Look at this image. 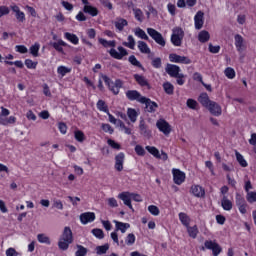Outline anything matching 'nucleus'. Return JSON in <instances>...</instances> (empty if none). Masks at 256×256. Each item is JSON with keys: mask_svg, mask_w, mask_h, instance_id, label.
Instances as JSON below:
<instances>
[{"mask_svg": "<svg viewBox=\"0 0 256 256\" xmlns=\"http://www.w3.org/2000/svg\"><path fill=\"white\" fill-rule=\"evenodd\" d=\"M186 105L189 107V109H197V101L194 99H188Z\"/></svg>", "mask_w": 256, "mask_h": 256, "instance_id": "obj_56", "label": "nucleus"}, {"mask_svg": "<svg viewBox=\"0 0 256 256\" xmlns=\"http://www.w3.org/2000/svg\"><path fill=\"white\" fill-rule=\"evenodd\" d=\"M210 35L207 31L203 30L199 33L198 35V40L200 41V43H207V41H209L210 39Z\"/></svg>", "mask_w": 256, "mask_h": 256, "instance_id": "obj_33", "label": "nucleus"}, {"mask_svg": "<svg viewBox=\"0 0 256 256\" xmlns=\"http://www.w3.org/2000/svg\"><path fill=\"white\" fill-rule=\"evenodd\" d=\"M52 46L59 53H63V47H67V43H65L63 40H58V42H53Z\"/></svg>", "mask_w": 256, "mask_h": 256, "instance_id": "obj_29", "label": "nucleus"}, {"mask_svg": "<svg viewBox=\"0 0 256 256\" xmlns=\"http://www.w3.org/2000/svg\"><path fill=\"white\" fill-rule=\"evenodd\" d=\"M39 49H40L39 43H35L34 45H32L30 47L31 55H33V57H39Z\"/></svg>", "mask_w": 256, "mask_h": 256, "instance_id": "obj_46", "label": "nucleus"}, {"mask_svg": "<svg viewBox=\"0 0 256 256\" xmlns=\"http://www.w3.org/2000/svg\"><path fill=\"white\" fill-rule=\"evenodd\" d=\"M147 33L150 37H152L153 40H155V43H157L161 47H165V38H163V35L161 33L153 28H147Z\"/></svg>", "mask_w": 256, "mask_h": 256, "instance_id": "obj_4", "label": "nucleus"}, {"mask_svg": "<svg viewBox=\"0 0 256 256\" xmlns=\"http://www.w3.org/2000/svg\"><path fill=\"white\" fill-rule=\"evenodd\" d=\"M135 81L141 86V87H148L149 88V82L145 79V76L135 74L134 75Z\"/></svg>", "mask_w": 256, "mask_h": 256, "instance_id": "obj_20", "label": "nucleus"}, {"mask_svg": "<svg viewBox=\"0 0 256 256\" xmlns=\"http://www.w3.org/2000/svg\"><path fill=\"white\" fill-rule=\"evenodd\" d=\"M146 150L148 151V153L156 157V159L161 158V154L155 146H146Z\"/></svg>", "mask_w": 256, "mask_h": 256, "instance_id": "obj_34", "label": "nucleus"}, {"mask_svg": "<svg viewBox=\"0 0 256 256\" xmlns=\"http://www.w3.org/2000/svg\"><path fill=\"white\" fill-rule=\"evenodd\" d=\"M74 137L79 143H83V141H85V133H83L81 130H76L74 132Z\"/></svg>", "mask_w": 256, "mask_h": 256, "instance_id": "obj_38", "label": "nucleus"}, {"mask_svg": "<svg viewBox=\"0 0 256 256\" xmlns=\"http://www.w3.org/2000/svg\"><path fill=\"white\" fill-rule=\"evenodd\" d=\"M118 51L117 52L115 50V48H112L108 51V53L113 57V59H118V60H121L123 59L124 57H127V55H129V53L127 52V49H125L124 47L122 46H119L118 47Z\"/></svg>", "mask_w": 256, "mask_h": 256, "instance_id": "obj_5", "label": "nucleus"}, {"mask_svg": "<svg viewBox=\"0 0 256 256\" xmlns=\"http://www.w3.org/2000/svg\"><path fill=\"white\" fill-rule=\"evenodd\" d=\"M133 13L135 19L140 23H143V19H145V16H143V11L139 8H133Z\"/></svg>", "mask_w": 256, "mask_h": 256, "instance_id": "obj_32", "label": "nucleus"}, {"mask_svg": "<svg viewBox=\"0 0 256 256\" xmlns=\"http://www.w3.org/2000/svg\"><path fill=\"white\" fill-rule=\"evenodd\" d=\"M140 135L143 137H147V139L151 138V130H149V126L145 124V120H141L139 124Z\"/></svg>", "mask_w": 256, "mask_h": 256, "instance_id": "obj_18", "label": "nucleus"}, {"mask_svg": "<svg viewBox=\"0 0 256 256\" xmlns=\"http://www.w3.org/2000/svg\"><path fill=\"white\" fill-rule=\"evenodd\" d=\"M99 43L101 45H103V47H115L117 45V43L115 42V40H112V41H107L103 38H100L99 39Z\"/></svg>", "mask_w": 256, "mask_h": 256, "instance_id": "obj_42", "label": "nucleus"}, {"mask_svg": "<svg viewBox=\"0 0 256 256\" xmlns=\"http://www.w3.org/2000/svg\"><path fill=\"white\" fill-rule=\"evenodd\" d=\"M236 159L241 167H247V160L241 155V153L236 152Z\"/></svg>", "mask_w": 256, "mask_h": 256, "instance_id": "obj_43", "label": "nucleus"}, {"mask_svg": "<svg viewBox=\"0 0 256 256\" xmlns=\"http://www.w3.org/2000/svg\"><path fill=\"white\" fill-rule=\"evenodd\" d=\"M148 211L149 213H151V215H154L155 217H157V215H159L160 210H159V207L155 206V205H150L148 207Z\"/></svg>", "mask_w": 256, "mask_h": 256, "instance_id": "obj_51", "label": "nucleus"}, {"mask_svg": "<svg viewBox=\"0 0 256 256\" xmlns=\"http://www.w3.org/2000/svg\"><path fill=\"white\" fill-rule=\"evenodd\" d=\"M250 145H254V153H256V133L251 135V139L249 140Z\"/></svg>", "mask_w": 256, "mask_h": 256, "instance_id": "obj_64", "label": "nucleus"}, {"mask_svg": "<svg viewBox=\"0 0 256 256\" xmlns=\"http://www.w3.org/2000/svg\"><path fill=\"white\" fill-rule=\"evenodd\" d=\"M135 35H136V37H139L140 39L149 41V36H147V33H145V31L141 28H136Z\"/></svg>", "mask_w": 256, "mask_h": 256, "instance_id": "obj_35", "label": "nucleus"}, {"mask_svg": "<svg viewBox=\"0 0 256 256\" xmlns=\"http://www.w3.org/2000/svg\"><path fill=\"white\" fill-rule=\"evenodd\" d=\"M199 103L203 105V107H209L210 103L212 102L209 100V95L207 93H202L198 98Z\"/></svg>", "mask_w": 256, "mask_h": 256, "instance_id": "obj_23", "label": "nucleus"}, {"mask_svg": "<svg viewBox=\"0 0 256 256\" xmlns=\"http://www.w3.org/2000/svg\"><path fill=\"white\" fill-rule=\"evenodd\" d=\"M234 40L237 51L239 53H243L245 49H247V46H245V39H243V36L236 34Z\"/></svg>", "mask_w": 256, "mask_h": 256, "instance_id": "obj_11", "label": "nucleus"}, {"mask_svg": "<svg viewBox=\"0 0 256 256\" xmlns=\"http://www.w3.org/2000/svg\"><path fill=\"white\" fill-rule=\"evenodd\" d=\"M107 143L110 147H112V149H117V150L121 149V145L112 139H108Z\"/></svg>", "mask_w": 256, "mask_h": 256, "instance_id": "obj_55", "label": "nucleus"}, {"mask_svg": "<svg viewBox=\"0 0 256 256\" xmlns=\"http://www.w3.org/2000/svg\"><path fill=\"white\" fill-rule=\"evenodd\" d=\"M118 199H121L126 207H129V209H133V205L131 204V193L122 192L118 195Z\"/></svg>", "mask_w": 256, "mask_h": 256, "instance_id": "obj_16", "label": "nucleus"}, {"mask_svg": "<svg viewBox=\"0 0 256 256\" xmlns=\"http://www.w3.org/2000/svg\"><path fill=\"white\" fill-rule=\"evenodd\" d=\"M84 13H88L92 17H97L99 15V10L96 7L85 5L83 9Z\"/></svg>", "mask_w": 256, "mask_h": 256, "instance_id": "obj_24", "label": "nucleus"}, {"mask_svg": "<svg viewBox=\"0 0 256 256\" xmlns=\"http://www.w3.org/2000/svg\"><path fill=\"white\" fill-rule=\"evenodd\" d=\"M172 173H173V179H174V183L176 185H181L182 183L185 182V172H182L179 169H172Z\"/></svg>", "mask_w": 256, "mask_h": 256, "instance_id": "obj_10", "label": "nucleus"}, {"mask_svg": "<svg viewBox=\"0 0 256 256\" xmlns=\"http://www.w3.org/2000/svg\"><path fill=\"white\" fill-rule=\"evenodd\" d=\"M156 127L163 133L164 135H169L171 133V125L165 119H159L156 122Z\"/></svg>", "mask_w": 256, "mask_h": 256, "instance_id": "obj_6", "label": "nucleus"}, {"mask_svg": "<svg viewBox=\"0 0 256 256\" xmlns=\"http://www.w3.org/2000/svg\"><path fill=\"white\" fill-rule=\"evenodd\" d=\"M127 115L132 123H135V121H137V111H135V109L129 108L127 111Z\"/></svg>", "mask_w": 256, "mask_h": 256, "instance_id": "obj_39", "label": "nucleus"}, {"mask_svg": "<svg viewBox=\"0 0 256 256\" xmlns=\"http://www.w3.org/2000/svg\"><path fill=\"white\" fill-rule=\"evenodd\" d=\"M126 243L128 245H133V243H135V234H133V233L128 234V236L126 238Z\"/></svg>", "mask_w": 256, "mask_h": 256, "instance_id": "obj_58", "label": "nucleus"}, {"mask_svg": "<svg viewBox=\"0 0 256 256\" xmlns=\"http://www.w3.org/2000/svg\"><path fill=\"white\" fill-rule=\"evenodd\" d=\"M9 7L7 6H0V18L3 17L4 15H9Z\"/></svg>", "mask_w": 256, "mask_h": 256, "instance_id": "obj_60", "label": "nucleus"}, {"mask_svg": "<svg viewBox=\"0 0 256 256\" xmlns=\"http://www.w3.org/2000/svg\"><path fill=\"white\" fill-rule=\"evenodd\" d=\"M245 198L239 194L236 195V205L239 207L241 205H245Z\"/></svg>", "mask_w": 256, "mask_h": 256, "instance_id": "obj_57", "label": "nucleus"}, {"mask_svg": "<svg viewBox=\"0 0 256 256\" xmlns=\"http://www.w3.org/2000/svg\"><path fill=\"white\" fill-rule=\"evenodd\" d=\"M37 239L39 243H45L46 245H51V239H49V237L46 236L45 234H38Z\"/></svg>", "mask_w": 256, "mask_h": 256, "instance_id": "obj_40", "label": "nucleus"}, {"mask_svg": "<svg viewBox=\"0 0 256 256\" xmlns=\"http://www.w3.org/2000/svg\"><path fill=\"white\" fill-rule=\"evenodd\" d=\"M97 109H99V111H103L104 113H109V108H107V105L103 100H99L97 102Z\"/></svg>", "mask_w": 256, "mask_h": 256, "instance_id": "obj_47", "label": "nucleus"}, {"mask_svg": "<svg viewBox=\"0 0 256 256\" xmlns=\"http://www.w3.org/2000/svg\"><path fill=\"white\" fill-rule=\"evenodd\" d=\"M73 243V231L71 227L66 226L59 238L58 247L61 251H67L69 246Z\"/></svg>", "mask_w": 256, "mask_h": 256, "instance_id": "obj_1", "label": "nucleus"}, {"mask_svg": "<svg viewBox=\"0 0 256 256\" xmlns=\"http://www.w3.org/2000/svg\"><path fill=\"white\" fill-rule=\"evenodd\" d=\"M191 193H193L195 197H204L205 189L199 185H195L191 187Z\"/></svg>", "mask_w": 256, "mask_h": 256, "instance_id": "obj_19", "label": "nucleus"}, {"mask_svg": "<svg viewBox=\"0 0 256 256\" xmlns=\"http://www.w3.org/2000/svg\"><path fill=\"white\" fill-rule=\"evenodd\" d=\"M122 87H123V81H121V79H117L114 85H112V88H110V91H112L114 95H119V89H121Z\"/></svg>", "mask_w": 256, "mask_h": 256, "instance_id": "obj_26", "label": "nucleus"}, {"mask_svg": "<svg viewBox=\"0 0 256 256\" xmlns=\"http://www.w3.org/2000/svg\"><path fill=\"white\" fill-rule=\"evenodd\" d=\"M204 245L206 249H208L209 251H212L213 256H219L221 251H223V248L221 247V245H219V243H217V241L215 240H206L204 242Z\"/></svg>", "mask_w": 256, "mask_h": 256, "instance_id": "obj_3", "label": "nucleus"}, {"mask_svg": "<svg viewBox=\"0 0 256 256\" xmlns=\"http://www.w3.org/2000/svg\"><path fill=\"white\" fill-rule=\"evenodd\" d=\"M109 251V244H104L102 246H97L96 247V253L97 255H105Z\"/></svg>", "mask_w": 256, "mask_h": 256, "instance_id": "obj_37", "label": "nucleus"}, {"mask_svg": "<svg viewBox=\"0 0 256 256\" xmlns=\"http://www.w3.org/2000/svg\"><path fill=\"white\" fill-rule=\"evenodd\" d=\"M152 66L155 69H161V58H155L152 60Z\"/></svg>", "mask_w": 256, "mask_h": 256, "instance_id": "obj_59", "label": "nucleus"}, {"mask_svg": "<svg viewBox=\"0 0 256 256\" xmlns=\"http://www.w3.org/2000/svg\"><path fill=\"white\" fill-rule=\"evenodd\" d=\"M124 47H128L129 49H135V38L132 35L128 36V42L123 43Z\"/></svg>", "mask_w": 256, "mask_h": 256, "instance_id": "obj_41", "label": "nucleus"}, {"mask_svg": "<svg viewBox=\"0 0 256 256\" xmlns=\"http://www.w3.org/2000/svg\"><path fill=\"white\" fill-rule=\"evenodd\" d=\"M114 223L116 225V231H121V233H125V231H127V229H129V227H131V225H129V223H123V222H119L117 220H114Z\"/></svg>", "mask_w": 256, "mask_h": 256, "instance_id": "obj_22", "label": "nucleus"}, {"mask_svg": "<svg viewBox=\"0 0 256 256\" xmlns=\"http://www.w3.org/2000/svg\"><path fill=\"white\" fill-rule=\"evenodd\" d=\"M184 37H185V32H183V29L174 28L171 36V43H173L175 47H181Z\"/></svg>", "mask_w": 256, "mask_h": 256, "instance_id": "obj_2", "label": "nucleus"}, {"mask_svg": "<svg viewBox=\"0 0 256 256\" xmlns=\"http://www.w3.org/2000/svg\"><path fill=\"white\" fill-rule=\"evenodd\" d=\"M114 25L118 31H123V29L127 27L128 22L123 18H117V21L114 22Z\"/></svg>", "mask_w": 256, "mask_h": 256, "instance_id": "obj_27", "label": "nucleus"}, {"mask_svg": "<svg viewBox=\"0 0 256 256\" xmlns=\"http://www.w3.org/2000/svg\"><path fill=\"white\" fill-rule=\"evenodd\" d=\"M163 89L167 95H173L174 87L173 84L166 82L163 84Z\"/></svg>", "mask_w": 256, "mask_h": 256, "instance_id": "obj_45", "label": "nucleus"}, {"mask_svg": "<svg viewBox=\"0 0 256 256\" xmlns=\"http://www.w3.org/2000/svg\"><path fill=\"white\" fill-rule=\"evenodd\" d=\"M92 235L97 237V239H103L105 237V233L99 228H95L92 230Z\"/></svg>", "mask_w": 256, "mask_h": 256, "instance_id": "obj_49", "label": "nucleus"}, {"mask_svg": "<svg viewBox=\"0 0 256 256\" xmlns=\"http://www.w3.org/2000/svg\"><path fill=\"white\" fill-rule=\"evenodd\" d=\"M224 73L228 79H235V70L233 68H226Z\"/></svg>", "mask_w": 256, "mask_h": 256, "instance_id": "obj_50", "label": "nucleus"}, {"mask_svg": "<svg viewBox=\"0 0 256 256\" xmlns=\"http://www.w3.org/2000/svg\"><path fill=\"white\" fill-rule=\"evenodd\" d=\"M181 68L177 65L168 64L166 67V73L170 75V77H178L181 73Z\"/></svg>", "mask_w": 256, "mask_h": 256, "instance_id": "obj_15", "label": "nucleus"}, {"mask_svg": "<svg viewBox=\"0 0 256 256\" xmlns=\"http://www.w3.org/2000/svg\"><path fill=\"white\" fill-rule=\"evenodd\" d=\"M179 220L181 221L182 225H184V227H189L191 223V218L189 215L183 212L179 213Z\"/></svg>", "mask_w": 256, "mask_h": 256, "instance_id": "obj_25", "label": "nucleus"}, {"mask_svg": "<svg viewBox=\"0 0 256 256\" xmlns=\"http://www.w3.org/2000/svg\"><path fill=\"white\" fill-rule=\"evenodd\" d=\"M142 105H146V110L148 111V113H155V111H157V107H159V105H157L155 102L151 101V99L144 97L141 100Z\"/></svg>", "mask_w": 256, "mask_h": 256, "instance_id": "obj_8", "label": "nucleus"}, {"mask_svg": "<svg viewBox=\"0 0 256 256\" xmlns=\"http://www.w3.org/2000/svg\"><path fill=\"white\" fill-rule=\"evenodd\" d=\"M58 129L62 135H65L67 133V124L65 122L58 123Z\"/></svg>", "mask_w": 256, "mask_h": 256, "instance_id": "obj_54", "label": "nucleus"}, {"mask_svg": "<svg viewBox=\"0 0 256 256\" xmlns=\"http://www.w3.org/2000/svg\"><path fill=\"white\" fill-rule=\"evenodd\" d=\"M57 73L61 75L62 77H65L67 73H71V68H67L65 66H60L57 69Z\"/></svg>", "mask_w": 256, "mask_h": 256, "instance_id": "obj_48", "label": "nucleus"}, {"mask_svg": "<svg viewBox=\"0 0 256 256\" xmlns=\"http://www.w3.org/2000/svg\"><path fill=\"white\" fill-rule=\"evenodd\" d=\"M221 205L224 211H231L233 209V203L227 199V196H223Z\"/></svg>", "mask_w": 256, "mask_h": 256, "instance_id": "obj_21", "label": "nucleus"}, {"mask_svg": "<svg viewBox=\"0 0 256 256\" xmlns=\"http://www.w3.org/2000/svg\"><path fill=\"white\" fill-rule=\"evenodd\" d=\"M19 253L17 252V250H15V248H9L6 250V256H18Z\"/></svg>", "mask_w": 256, "mask_h": 256, "instance_id": "obj_62", "label": "nucleus"}, {"mask_svg": "<svg viewBox=\"0 0 256 256\" xmlns=\"http://www.w3.org/2000/svg\"><path fill=\"white\" fill-rule=\"evenodd\" d=\"M205 13L203 11H198L194 17L195 22V29H203V24L205 23L204 20Z\"/></svg>", "mask_w": 256, "mask_h": 256, "instance_id": "obj_12", "label": "nucleus"}, {"mask_svg": "<svg viewBox=\"0 0 256 256\" xmlns=\"http://www.w3.org/2000/svg\"><path fill=\"white\" fill-rule=\"evenodd\" d=\"M25 65L28 69H36L37 68V62H33V60H31V59H26Z\"/></svg>", "mask_w": 256, "mask_h": 256, "instance_id": "obj_52", "label": "nucleus"}, {"mask_svg": "<svg viewBox=\"0 0 256 256\" xmlns=\"http://www.w3.org/2000/svg\"><path fill=\"white\" fill-rule=\"evenodd\" d=\"M207 108L209 109L210 113L215 117H219V115H221L222 113L221 106H219V104H217L216 102H210V105H208Z\"/></svg>", "mask_w": 256, "mask_h": 256, "instance_id": "obj_17", "label": "nucleus"}, {"mask_svg": "<svg viewBox=\"0 0 256 256\" xmlns=\"http://www.w3.org/2000/svg\"><path fill=\"white\" fill-rule=\"evenodd\" d=\"M128 61H129V63H131V65H134V67H138L139 69H143V65L141 64V62H139V60H137L135 55H131L128 58Z\"/></svg>", "mask_w": 256, "mask_h": 256, "instance_id": "obj_36", "label": "nucleus"}, {"mask_svg": "<svg viewBox=\"0 0 256 256\" xmlns=\"http://www.w3.org/2000/svg\"><path fill=\"white\" fill-rule=\"evenodd\" d=\"M123 163H125V154L120 152L115 156V169L116 171H123Z\"/></svg>", "mask_w": 256, "mask_h": 256, "instance_id": "obj_13", "label": "nucleus"}, {"mask_svg": "<svg viewBox=\"0 0 256 256\" xmlns=\"http://www.w3.org/2000/svg\"><path fill=\"white\" fill-rule=\"evenodd\" d=\"M169 59L171 63H182L183 65H190L191 59L186 56H180L177 54H170Z\"/></svg>", "mask_w": 256, "mask_h": 256, "instance_id": "obj_7", "label": "nucleus"}, {"mask_svg": "<svg viewBox=\"0 0 256 256\" xmlns=\"http://www.w3.org/2000/svg\"><path fill=\"white\" fill-rule=\"evenodd\" d=\"M102 130L105 132V133H109L110 135H113V128L111 127L110 124H102Z\"/></svg>", "mask_w": 256, "mask_h": 256, "instance_id": "obj_53", "label": "nucleus"}, {"mask_svg": "<svg viewBox=\"0 0 256 256\" xmlns=\"http://www.w3.org/2000/svg\"><path fill=\"white\" fill-rule=\"evenodd\" d=\"M80 221L83 225H87V223H93L95 221V213L93 212H85L80 215Z\"/></svg>", "mask_w": 256, "mask_h": 256, "instance_id": "obj_14", "label": "nucleus"}, {"mask_svg": "<svg viewBox=\"0 0 256 256\" xmlns=\"http://www.w3.org/2000/svg\"><path fill=\"white\" fill-rule=\"evenodd\" d=\"M135 152L137 153V155H140V156L145 155V149L141 145L135 146Z\"/></svg>", "mask_w": 256, "mask_h": 256, "instance_id": "obj_61", "label": "nucleus"}, {"mask_svg": "<svg viewBox=\"0 0 256 256\" xmlns=\"http://www.w3.org/2000/svg\"><path fill=\"white\" fill-rule=\"evenodd\" d=\"M126 97L129 101H137L138 103H141V100L145 99V97L142 96L137 90L126 91Z\"/></svg>", "mask_w": 256, "mask_h": 256, "instance_id": "obj_9", "label": "nucleus"}, {"mask_svg": "<svg viewBox=\"0 0 256 256\" xmlns=\"http://www.w3.org/2000/svg\"><path fill=\"white\" fill-rule=\"evenodd\" d=\"M188 235L189 237H192V239H197V235L199 234V229L197 228V225L190 227H187Z\"/></svg>", "mask_w": 256, "mask_h": 256, "instance_id": "obj_31", "label": "nucleus"}, {"mask_svg": "<svg viewBox=\"0 0 256 256\" xmlns=\"http://www.w3.org/2000/svg\"><path fill=\"white\" fill-rule=\"evenodd\" d=\"M64 37H66V39L68 41H70V43H73V45H77L79 43V37H77V35L66 32L64 34Z\"/></svg>", "mask_w": 256, "mask_h": 256, "instance_id": "obj_30", "label": "nucleus"}, {"mask_svg": "<svg viewBox=\"0 0 256 256\" xmlns=\"http://www.w3.org/2000/svg\"><path fill=\"white\" fill-rule=\"evenodd\" d=\"M138 49L140 53H144L146 55H149V53H151V49H149V46L147 45V43L143 41H138Z\"/></svg>", "mask_w": 256, "mask_h": 256, "instance_id": "obj_28", "label": "nucleus"}, {"mask_svg": "<svg viewBox=\"0 0 256 256\" xmlns=\"http://www.w3.org/2000/svg\"><path fill=\"white\" fill-rule=\"evenodd\" d=\"M109 207H119L117 200L115 198H108Z\"/></svg>", "mask_w": 256, "mask_h": 256, "instance_id": "obj_63", "label": "nucleus"}, {"mask_svg": "<svg viewBox=\"0 0 256 256\" xmlns=\"http://www.w3.org/2000/svg\"><path fill=\"white\" fill-rule=\"evenodd\" d=\"M76 247H77L78 250L75 252V256H85V255H87V253H88L87 248H85L82 245H77Z\"/></svg>", "mask_w": 256, "mask_h": 256, "instance_id": "obj_44", "label": "nucleus"}]
</instances>
